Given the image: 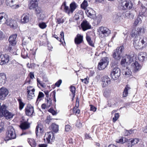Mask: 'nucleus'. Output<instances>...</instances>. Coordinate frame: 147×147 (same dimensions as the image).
I'll return each instance as SVG.
<instances>
[{
  "instance_id": "1",
  "label": "nucleus",
  "mask_w": 147,
  "mask_h": 147,
  "mask_svg": "<svg viewBox=\"0 0 147 147\" xmlns=\"http://www.w3.org/2000/svg\"><path fill=\"white\" fill-rule=\"evenodd\" d=\"M124 47L121 46L117 47L116 49L114 50L112 53V56L117 62L115 64L117 63L118 62H119L120 59L123 56V51Z\"/></svg>"
},
{
  "instance_id": "2",
  "label": "nucleus",
  "mask_w": 147,
  "mask_h": 147,
  "mask_svg": "<svg viewBox=\"0 0 147 147\" xmlns=\"http://www.w3.org/2000/svg\"><path fill=\"white\" fill-rule=\"evenodd\" d=\"M14 114L10 112L6 109V106L3 105H1L0 103V117H2L4 116L7 119L12 118L14 116Z\"/></svg>"
},
{
  "instance_id": "3",
  "label": "nucleus",
  "mask_w": 147,
  "mask_h": 147,
  "mask_svg": "<svg viewBox=\"0 0 147 147\" xmlns=\"http://www.w3.org/2000/svg\"><path fill=\"white\" fill-rule=\"evenodd\" d=\"M70 8L67 6L65 3V12L70 16L72 15L73 12L78 7L77 4L74 1L71 3L69 5Z\"/></svg>"
},
{
  "instance_id": "4",
  "label": "nucleus",
  "mask_w": 147,
  "mask_h": 147,
  "mask_svg": "<svg viewBox=\"0 0 147 147\" xmlns=\"http://www.w3.org/2000/svg\"><path fill=\"white\" fill-rule=\"evenodd\" d=\"M98 30L99 36L101 38L107 36L111 33L110 30L105 27H100L99 28Z\"/></svg>"
},
{
  "instance_id": "5",
  "label": "nucleus",
  "mask_w": 147,
  "mask_h": 147,
  "mask_svg": "<svg viewBox=\"0 0 147 147\" xmlns=\"http://www.w3.org/2000/svg\"><path fill=\"white\" fill-rule=\"evenodd\" d=\"M109 63L108 58L107 57L102 58L98 63V68L100 70L104 69L107 67Z\"/></svg>"
},
{
  "instance_id": "6",
  "label": "nucleus",
  "mask_w": 147,
  "mask_h": 147,
  "mask_svg": "<svg viewBox=\"0 0 147 147\" xmlns=\"http://www.w3.org/2000/svg\"><path fill=\"white\" fill-rule=\"evenodd\" d=\"M120 69L119 68L117 67L114 68L111 73L112 79L114 80H117L120 75Z\"/></svg>"
},
{
  "instance_id": "7",
  "label": "nucleus",
  "mask_w": 147,
  "mask_h": 147,
  "mask_svg": "<svg viewBox=\"0 0 147 147\" xmlns=\"http://www.w3.org/2000/svg\"><path fill=\"white\" fill-rule=\"evenodd\" d=\"M7 136L9 138L7 140H8L14 139L16 138V136L15 134L14 129L11 126H9L7 128V130L6 132Z\"/></svg>"
},
{
  "instance_id": "8",
  "label": "nucleus",
  "mask_w": 147,
  "mask_h": 147,
  "mask_svg": "<svg viewBox=\"0 0 147 147\" xmlns=\"http://www.w3.org/2000/svg\"><path fill=\"white\" fill-rule=\"evenodd\" d=\"M27 93V98L28 100H30L34 96V92L35 90L31 86L27 87L26 88Z\"/></svg>"
},
{
  "instance_id": "9",
  "label": "nucleus",
  "mask_w": 147,
  "mask_h": 147,
  "mask_svg": "<svg viewBox=\"0 0 147 147\" xmlns=\"http://www.w3.org/2000/svg\"><path fill=\"white\" fill-rule=\"evenodd\" d=\"M45 138L49 143H52L55 140V137L52 132H47L45 134Z\"/></svg>"
},
{
  "instance_id": "10",
  "label": "nucleus",
  "mask_w": 147,
  "mask_h": 147,
  "mask_svg": "<svg viewBox=\"0 0 147 147\" xmlns=\"http://www.w3.org/2000/svg\"><path fill=\"white\" fill-rule=\"evenodd\" d=\"M9 93L8 90L5 88H1L0 89V100H4Z\"/></svg>"
},
{
  "instance_id": "11",
  "label": "nucleus",
  "mask_w": 147,
  "mask_h": 147,
  "mask_svg": "<svg viewBox=\"0 0 147 147\" xmlns=\"http://www.w3.org/2000/svg\"><path fill=\"white\" fill-rule=\"evenodd\" d=\"M101 80L102 82V85L103 87H105L110 84L111 79L107 76H105L102 77Z\"/></svg>"
},
{
  "instance_id": "12",
  "label": "nucleus",
  "mask_w": 147,
  "mask_h": 147,
  "mask_svg": "<svg viewBox=\"0 0 147 147\" xmlns=\"http://www.w3.org/2000/svg\"><path fill=\"white\" fill-rule=\"evenodd\" d=\"M137 38L136 36L134 38V45H138V46H140L141 45L140 44V42H141V44L142 45L144 44L145 45L147 43V38L145 37L141 36L140 37L139 41L138 42L139 43L137 45V41L136 40V39Z\"/></svg>"
},
{
  "instance_id": "13",
  "label": "nucleus",
  "mask_w": 147,
  "mask_h": 147,
  "mask_svg": "<svg viewBox=\"0 0 147 147\" xmlns=\"http://www.w3.org/2000/svg\"><path fill=\"white\" fill-rule=\"evenodd\" d=\"M25 113L26 115L31 116L33 115L34 113V107L30 105H28L26 107Z\"/></svg>"
},
{
  "instance_id": "14",
  "label": "nucleus",
  "mask_w": 147,
  "mask_h": 147,
  "mask_svg": "<svg viewBox=\"0 0 147 147\" xmlns=\"http://www.w3.org/2000/svg\"><path fill=\"white\" fill-rule=\"evenodd\" d=\"M9 60V56L7 54L0 55V64L4 65L8 63Z\"/></svg>"
},
{
  "instance_id": "15",
  "label": "nucleus",
  "mask_w": 147,
  "mask_h": 147,
  "mask_svg": "<svg viewBox=\"0 0 147 147\" xmlns=\"http://www.w3.org/2000/svg\"><path fill=\"white\" fill-rule=\"evenodd\" d=\"M43 127L42 124L41 123L38 124L35 129V133L36 136H40L43 132Z\"/></svg>"
},
{
  "instance_id": "16",
  "label": "nucleus",
  "mask_w": 147,
  "mask_h": 147,
  "mask_svg": "<svg viewBox=\"0 0 147 147\" xmlns=\"http://www.w3.org/2000/svg\"><path fill=\"white\" fill-rule=\"evenodd\" d=\"M5 24L13 29H16L18 27L17 24L15 20L12 19H9L8 18Z\"/></svg>"
},
{
  "instance_id": "17",
  "label": "nucleus",
  "mask_w": 147,
  "mask_h": 147,
  "mask_svg": "<svg viewBox=\"0 0 147 147\" xmlns=\"http://www.w3.org/2000/svg\"><path fill=\"white\" fill-rule=\"evenodd\" d=\"M144 33L143 29L140 27L139 28H136L135 29L133 30L131 32V36L134 37L136 36L139 35L141 33Z\"/></svg>"
},
{
  "instance_id": "18",
  "label": "nucleus",
  "mask_w": 147,
  "mask_h": 147,
  "mask_svg": "<svg viewBox=\"0 0 147 147\" xmlns=\"http://www.w3.org/2000/svg\"><path fill=\"white\" fill-rule=\"evenodd\" d=\"M30 15L28 13L23 14L21 17V22L22 24H25L29 22Z\"/></svg>"
},
{
  "instance_id": "19",
  "label": "nucleus",
  "mask_w": 147,
  "mask_h": 147,
  "mask_svg": "<svg viewBox=\"0 0 147 147\" xmlns=\"http://www.w3.org/2000/svg\"><path fill=\"white\" fill-rule=\"evenodd\" d=\"M121 5L123 7L122 9H130L133 8V4L130 1H125L121 3Z\"/></svg>"
},
{
  "instance_id": "20",
  "label": "nucleus",
  "mask_w": 147,
  "mask_h": 147,
  "mask_svg": "<svg viewBox=\"0 0 147 147\" xmlns=\"http://www.w3.org/2000/svg\"><path fill=\"white\" fill-rule=\"evenodd\" d=\"M15 0H6V3L7 6H9L13 9H16L18 8L19 5H14Z\"/></svg>"
},
{
  "instance_id": "21",
  "label": "nucleus",
  "mask_w": 147,
  "mask_h": 147,
  "mask_svg": "<svg viewBox=\"0 0 147 147\" xmlns=\"http://www.w3.org/2000/svg\"><path fill=\"white\" fill-rule=\"evenodd\" d=\"M81 26L84 31L90 29L91 26L88 22L86 20H84L81 23Z\"/></svg>"
},
{
  "instance_id": "22",
  "label": "nucleus",
  "mask_w": 147,
  "mask_h": 147,
  "mask_svg": "<svg viewBox=\"0 0 147 147\" xmlns=\"http://www.w3.org/2000/svg\"><path fill=\"white\" fill-rule=\"evenodd\" d=\"M17 35L16 34H14L10 36L9 38V44L13 47H14L16 44L17 41L16 38Z\"/></svg>"
},
{
  "instance_id": "23",
  "label": "nucleus",
  "mask_w": 147,
  "mask_h": 147,
  "mask_svg": "<svg viewBox=\"0 0 147 147\" xmlns=\"http://www.w3.org/2000/svg\"><path fill=\"white\" fill-rule=\"evenodd\" d=\"M7 15L4 12L0 13V24H5L7 21Z\"/></svg>"
},
{
  "instance_id": "24",
  "label": "nucleus",
  "mask_w": 147,
  "mask_h": 147,
  "mask_svg": "<svg viewBox=\"0 0 147 147\" xmlns=\"http://www.w3.org/2000/svg\"><path fill=\"white\" fill-rule=\"evenodd\" d=\"M138 58L141 62L146 61L147 60L146 53L143 52L140 53L138 55Z\"/></svg>"
},
{
  "instance_id": "25",
  "label": "nucleus",
  "mask_w": 147,
  "mask_h": 147,
  "mask_svg": "<svg viewBox=\"0 0 147 147\" xmlns=\"http://www.w3.org/2000/svg\"><path fill=\"white\" fill-rule=\"evenodd\" d=\"M38 1L39 0H30L28 5L29 9H32L37 7Z\"/></svg>"
},
{
  "instance_id": "26",
  "label": "nucleus",
  "mask_w": 147,
  "mask_h": 147,
  "mask_svg": "<svg viewBox=\"0 0 147 147\" xmlns=\"http://www.w3.org/2000/svg\"><path fill=\"white\" fill-rule=\"evenodd\" d=\"M86 12L88 17L90 18H94L95 17L96 13L95 11L92 9L89 8L87 9Z\"/></svg>"
},
{
  "instance_id": "27",
  "label": "nucleus",
  "mask_w": 147,
  "mask_h": 147,
  "mask_svg": "<svg viewBox=\"0 0 147 147\" xmlns=\"http://www.w3.org/2000/svg\"><path fill=\"white\" fill-rule=\"evenodd\" d=\"M132 65L134 68V70L136 72L139 71L141 69L142 67V65L140 64L138 62L136 61L132 63Z\"/></svg>"
},
{
  "instance_id": "28",
  "label": "nucleus",
  "mask_w": 147,
  "mask_h": 147,
  "mask_svg": "<svg viewBox=\"0 0 147 147\" xmlns=\"http://www.w3.org/2000/svg\"><path fill=\"white\" fill-rule=\"evenodd\" d=\"M6 80L5 74L3 73H0V84H4L6 82Z\"/></svg>"
},
{
  "instance_id": "29",
  "label": "nucleus",
  "mask_w": 147,
  "mask_h": 147,
  "mask_svg": "<svg viewBox=\"0 0 147 147\" xmlns=\"http://www.w3.org/2000/svg\"><path fill=\"white\" fill-rule=\"evenodd\" d=\"M83 36L80 34H78L75 38V42L76 44H79L83 41Z\"/></svg>"
},
{
  "instance_id": "30",
  "label": "nucleus",
  "mask_w": 147,
  "mask_h": 147,
  "mask_svg": "<svg viewBox=\"0 0 147 147\" xmlns=\"http://www.w3.org/2000/svg\"><path fill=\"white\" fill-rule=\"evenodd\" d=\"M83 12L82 10L79 11L78 12L76 13L74 16V19L77 20L82 19Z\"/></svg>"
},
{
  "instance_id": "31",
  "label": "nucleus",
  "mask_w": 147,
  "mask_h": 147,
  "mask_svg": "<svg viewBox=\"0 0 147 147\" xmlns=\"http://www.w3.org/2000/svg\"><path fill=\"white\" fill-rule=\"evenodd\" d=\"M27 141L32 147H36L37 144L35 140L34 139L32 138H28Z\"/></svg>"
},
{
  "instance_id": "32",
  "label": "nucleus",
  "mask_w": 147,
  "mask_h": 147,
  "mask_svg": "<svg viewBox=\"0 0 147 147\" xmlns=\"http://www.w3.org/2000/svg\"><path fill=\"white\" fill-rule=\"evenodd\" d=\"M58 126L54 123H53L49 127L50 130L55 133L58 131Z\"/></svg>"
},
{
  "instance_id": "33",
  "label": "nucleus",
  "mask_w": 147,
  "mask_h": 147,
  "mask_svg": "<svg viewBox=\"0 0 147 147\" xmlns=\"http://www.w3.org/2000/svg\"><path fill=\"white\" fill-rule=\"evenodd\" d=\"M102 18V16L101 15H98L97 16H96L94 18L92 19H94V22L95 24L98 25L100 23Z\"/></svg>"
},
{
  "instance_id": "34",
  "label": "nucleus",
  "mask_w": 147,
  "mask_h": 147,
  "mask_svg": "<svg viewBox=\"0 0 147 147\" xmlns=\"http://www.w3.org/2000/svg\"><path fill=\"white\" fill-rule=\"evenodd\" d=\"M30 127L29 124L26 122L22 123L20 125V128L22 130H25L28 129Z\"/></svg>"
},
{
  "instance_id": "35",
  "label": "nucleus",
  "mask_w": 147,
  "mask_h": 147,
  "mask_svg": "<svg viewBox=\"0 0 147 147\" xmlns=\"http://www.w3.org/2000/svg\"><path fill=\"white\" fill-rule=\"evenodd\" d=\"M130 88L127 85L125 87L123 92V97H126L128 95V90L130 89Z\"/></svg>"
},
{
  "instance_id": "36",
  "label": "nucleus",
  "mask_w": 147,
  "mask_h": 147,
  "mask_svg": "<svg viewBox=\"0 0 147 147\" xmlns=\"http://www.w3.org/2000/svg\"><path fill=\"white\" fill-rule=\"evenodd\" d=\"M125 57L127 64L131 63L133 61V59L131 56L129 55H126Z\"/></svg>"
},
{
  "instance_id": "37",
  "label": "nucleus",
  "mask_w": 147,
  "mask_h": 147,
  "mask_svg": "<svg viewBox=\"0 0 147 147\" xmlns=\"http://www.w3.org/2000/svg\"><path fill=\"white\" fill-rule=\"evenodd\" d=\"M44 96V94L42 92H39L36 100V103H38L39 102L42 100L41 98L43 97Z\"/></svg>"
},
{
  "instance_id": "38",
  "label": "nucleus",
  "mask_w": 147,
  "mask_h": 147,
  "mask_svg": "<svg viewBox=\"0 0 147 147\" xmlns=\"http://www.w3.org/2000/svg\"><path fill=\"white\" fill-rule=\"evenodd\" d=\"M111 90L109 89H105L103 93L104 96L106 98H108L110 95Z\"/></svg>"
},
{
  "instance_id": "39",
  "label": "nucleus",
  "mask_w": 147,
  "mask_h": 147,
  "mask_svg": "<svg viewBox=\"0 0 147 147\" xmlns=\"http://www.w3.org/2000/svg\"><path fill=\"white\" fill-rule=\"evenodd\" d=\"M19 103V107L20 110H22L24 108L25 104L23 103L22 100L20 99H18V100Z\"/></svg>"
},
{
  "instance_id": "40",
  "label": "nucleus",
  "mask_w": 147,
  "mask_h": 147,
  "mask_svg": "<svg viewBox=\"0 0 147 147\" xmlns=\"http://www.w3.org/2000/svg\"><path fill=\"white\" fill-rule=\"evenodd\" d=\"M88 6V2L86 0H84L81 5V7L82 9L85 10Z\"/></svg>"
},
{
  "instance_id": "41",
  "label": "nucleus",
  "mask_w": 147,
  "mask_h": 147,
  "mask_svg": "<svg viewBox=\"0 0 147 147\" xmlns=\"http://www.w3.org/2000/svg\"><path fill=\"white\" fill-rule=\"evenodd\" d=\"M60 37H61V38H59V41L61 42V44L63 46V42H64V33L63 31L61 32V33L60 34Z\"/></svg>"
},
{
  "instance_id": "42",
  "label": "nucleus",
  "mask_w": 147,
  "mask_h": 147,
  "mask_svg": "<svg viewBox=\"0 0 147 147\" xmlns=\"http://www.w3.org/2000/svg\"><path fill=\"white\" fill-rule=\"evenodd\" d=\"M21 56L24 58H26L28 57V51L25 49H23L22 51Z\"/></svg>"
},
{
  "instance_id": "43",
  "label": "nucleus",
  "mask_w": 147,
  "mask_h": 147,
  "mask_svg": "<svg viewBox=\"0 0 147 147\" xmlns=\"http://www.w3.org/2000/svg\"><path fill=\"white\" fill-rule=\"evenodd\" d=\"M70 90L72 94L73 100L75 97L76 88L74 86H71L70 87Z\"/></svg>"
},
{
  "instance_id": "44",
  "label": "nucleus",
  "mask_w": 147,
  "mask_h": 147,
  "mask_svg": "<svg viewBox=\"0 0 147 147\" xmlns=\"http://www.w3.org/2000/svg\"><path fill=\"white\" fill-rule=\"evenodd\" d=\"M86 38L89 44L92 47H94V44L91 40L90 37L88 36H86Z\"/></svg>"
},
{
  "instance_id": "45",
  "label": "nucleus",
  "mask_w": 147,
  "mask_h": 147,
  "mask_svg": "<svg viewBox=\"0 0 147 147\" xmlns=\"http://www.w3.org/2000/svg\"><path fill=\"white\" fill-rule=\"evenodd\" d=\"M46 102L47 103V106L48 107H50L52 104V100L51 99L47 97V98H46Z\"/></svg>"
},
{
  "instance_id": "46",
  "label": "nucleus",
  "mask_w": 147,
  "mask_h": 147,
  "mask_svg": "<svg viewBox=\"0 0 147 147\" xmlns=\"http://www.w3.org/2000/svg\"><path fill=\"white\" fill-rule=\"evenodd\" d=\"M142 21L141 18L138 17L134 22V25L135 26H136L138 24H141L142 22Z\"/></svg>"
},
{
  "instance_id": "47",
  "label": "nucleus",
  "mask_w": 147,
  "mask_h": 147,
  "mask_svg": "<svg viewBox=\"0 0 147 147\" xmlns=\"http://www.w3.org/2000/svg\"><path fill=\"white\" fill-rule=\"evenodd\" d=\"M38 26L39 27L42 29L45 28L47 26L46 24L43 22L39 23Z\"/></svg>"
},
{
  "instance_id": "48",
  "label": "nucleus",
  "mask_w": 147,
  "mask_h": 147,
  "mask_svg": "<svg viewBox=\"0 0 147 147\" xmlns=\"http://www.w3.org/2000/svg\"><path fill=\"white\" fill-rule=\"evenodd\" d=\"M121 64L123 66H125V65H127L125 57H123L121 61Z\"/></svg>"
},
{
  "instance_id": "49",
  "label": "nucleus",
  "mask_w": 147,
  "mask_h": 147,
  "mask_svg": "<svg viewBox=\"0 0 147 147\" xmlns=\"http://www.w3.org/2000/svg\"><path fill=\"white\" fill-rule=\"evenodd\" d=\"M131 72L130 70L129 69L127 68L125 71L124 74L126 76H127V77L130 75L131 74Z\"/></svg>"
},
{
  "instance_id": "50",
  "label": "nucleus",
  "mask_w": 147,
  "mask_h": 147,
  "mask_svg": "<svg viewBox=\"0 0 147 147\" xmlns=\"http://www.w3.org/2000/svg\"><path fill=\"white\" fill-rule=\"evenodd\" d=\"M138 140L137 138H135L134 139H133L130 142L131 143L132 145H134L135 144H137L138 142Z\"/></svg>"
},
{
  "instance_id": "51",
  "label": "nucleus",
  "mask_w": 147,
  "mask_h": 147,
  "mask_svg": "<svg viewBox=\"0 0 147 147\" xmlns=\"http://www.w3.org/2000/svg\"><path fill=\"white\" fill-rule=\"evenodd\" d=\"M119 115L118 113H116L114 117L113 118V122H115L118 119Z\"/></svg>"
},
{
  "instance_id": "52",
  "label": "nucleus",
  "mask_w": 147,
  "mask_h": 147,
  "mask_svg": "<svg viewBox=\"0 0 147 147\" xmlns=\"http://www.w3.org/2000/svg\"><path fill=\"white\" fill-rule=\"evenodd\" d=\"M48 111L52 114L53 115H55L57 114L56 111L52 108H50L48 110Z\"/></svg>"
},
{
  "instance_id": "53",
  "label": "nucleus",
  "mask_w": 147,
  "mask_h": 147,
  "mask_svg": "<svg viewBox=\"0 0 147 147\" xmlns=\"http://www.w3.org/2000/svg\"><path fill=\"white\" fill-rule=\"evenodd\" d=\"M125 16L127 18H129L131 16L132 18H133V16L132 14L131 13L130 11H127L125 13Z\"/></svg>"
},
{
  "instance_id": "54",
  "label": "nucleus",
  "mask_w": 147,
  "mask_h": 147,
  "mask_svg": "<svg viewBox=\"0 0 147 147\" xmlns=\"http://www.w3.org/2000/svg\"><path fill=\"white\" fill-rule=\"evenodd\" d=\"M73 113H75V114H79L80 112V109H76L75 108H73Z\"/></svg>"
},
{
  "instance_id": "55",
  "label": "nucleus",
  "mask_w": 147,
  "mask_h": 147,
  "mask_svg": "<svg viewBox=\"0 0 147 147\" xmlns=\"http://www.w3.org/2000/svg\"><path fill=\"white\" fill-rule=\"evenodd\" d=\"M88 80L89 78L88 77H87L84 79H81V80L82 82H84V84H87L88 83Z\"/></svg>"
},
{
  "instance_id": "56",
  "label": "nucleus",
  "mask_w": 147,
  "mask_h": 147,
  "mask_svg": "<svg viewBox=\"0 0 147 147\" xmlns=\"http://www.w3.org/2000/svg\"><path fill=\"white\" fill-rule=\"evenodd\" d=\"M61 83L62 80H59L55 84V86L57 87H59Z\"/></svg>"
},
{
  "instance_id": "57",
  "label": "nucleus",
  "mask_w": 147,
  "mask_h": 147,
  "mask_svg": "<svg viewBox=\"0 0 147 147\" xmlns=\"http://www.w3.org/2000/svg\"><path fill=\"white\" fill-rule=\"evenodd\" d=\"M90 110L91 111H92L94 112H95L96 111L97 109V108L96 107L92 105H90Z\"/></svg>"
},
{
  "instance_id": "58",
  "label": "nucleus",
  "mask_w": 147,
  "mask_h": 147,
  "mask_svg": "<svg viewBox=\"0 0 147 147\" xmlns=\"http://www.w3.org/2000/svg\"><path fill=\"white\" fill-rule=\"evenodd\" d=\"M71 127L70 125H67L65 126V131H69L70 130Z\"/></svg>"
},
{
  "instance_id": "59",
  "label": "nucleus",
  "mask_w": 147,
  "mask_h": 147,
  "mask_svg": "<svg viewBox=\"0 0 147 147\" xmlns=\"http://www.w3.org/2000/svg\"><path fill=\"white\" fill-rule=\"evenodd\" d=\"M52 119L51 118L50 116H48L47 117V119L45 120V122L46 123L49 124L51 122Z\"/></svg>"
},
{
  "instance_id": "60",
  "label": "nucleus",
  "mask_w": 147,
  "mask_h": 147,
  "mask_svg": "<svg viewBox=\"0 0 147 147\" xmlns=\"http://www.w3.org/2000/svg\"><path fill=\"white\" fill-rule=\"evenodd\" d=\"M57 23L58 24H60L61 23H63L64 22V19L63 18H58L57 19Z\"/></svg>"
},
{
  "instance_id": "61",
  "label": "nucleus",
  "mask_w": 147,
  "mask_h": 147,
  "mask_svg": "<svg viewBox=\"0 0 147 147\" xmlns=\"http://www.w3.org/2000/svg\"><path fill=\"white\" fill-rule=\"evenodd\" d=\"M76 125V126L78 127H80L82 126V124L80 123L79 120L77 121Z\"/></svg>"
},
{
  "instance_id": "62",
  "label": "nucleus",
  "mask_w": 147,
  "mask_h": 147,
  "mask_svg": "<svg viewBox=\"0 0 147 147\" xmlns=\"http://www.w3.org/2000/svg\"><path fill=\"white\" fill-rule=\"evenodd\" d=\"M28 76H30V78L33 79L34 78V73L33 72H30Z\"/></svg>"
},
{
  "instance_id": "63",
  "label": "nucleus",
  "mask_w": 147,
  "mask_h": 147,
  "mask_svg": "<svg viewBox=\"0 0 147 147\" xmlns=\"http://www.w3.org/2000/svg\"><path fill=\"white\" fill-rule=\"evenodd\" d=\"M13 47H13L10 44H9L7 49L9 51H11L12 50Z\"/></svg>"
},
{
  "instance_id": "64",
  "label": "nucleus",
  "mask_w": 147,
  "mask_h": 147,
  "mask_svg": "<svg viewBox=\"0 0 147 147\" xmlns=\"http://www.w3.org/2000/svg\"><path fill=\"white\" fill-rule=\"evenodd\" d=\"M142 131L144 133H147V126L142 128Z\"/></svg>"
}]
</instances>
